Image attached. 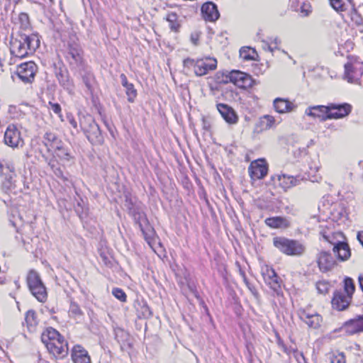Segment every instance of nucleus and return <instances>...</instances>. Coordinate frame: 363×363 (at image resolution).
Instances as JSON below:
<instances>
[{"instance_id":"nucleus-58","label":"nucleus","mask_w":363,"mask_h":363,"mask_svg":"<svg viewBox=\"0 0 363 363\" xmlns=\"http://www.w3.org/2000/svg\"><path fill=\"white\" fill-rule=\"evenodd\" d=\"M23 15V13H19L18 14V18H19V21H21V16Z\"/></svg>"},{"instance_id":"nucleus-43","label":"nucleus","mask_w":363,"mask_h":363,"mask_svg":"<svg viewBox=\"0 0 363 363\" xmlns=\"http://www.w3.org/2000/svg\"><path fill=\"white\" fill-rule=\"evenodd\" d=\"M331 363H345V358L342 353L333 355L330 359Z\"/></svg>"},{"instance_id":"nucleus-46","label":"nucleus","mask_w":363,"mask_h":363,"mask_svg":"<svg viewBox=\"0 0 363 363\" xmlns=\"http://www.w3.org/2000/svg\"><path fill=\"white\" fill-rule=\"evenodd\" d=\"M195 62L196 60L191 59V58H186L184 60L183 64L184 67H194V69L195 70Z\"/></svg>"},{"instance_id":"nucleus-4","label":"nucleus","mask_w":363,"mask_h":363,"mask_svg":"<svg viewBox=\"0 0 363 363\" xmlns=\"http://www.w3.org/2000/svg\"><path fill=\"white\" fill-rule=\"evenodd\" d=\"M80 127L89 141L93 145H101L104 137L99 125L90 115L83 116L80 118Z\"/></svg>"},{"instance_id":"nucleus-8","label":"nucleus","mask_w":363,"mask_h":363,"mask_svg":"<svg viewBox=\"0 0 363 363\" xmlns=\"http://www.w3.org/2000/svg\"><path fill=\"white\" fill-rule=\"evenodd\" d=\"M65 58L73 69L82 66V50L80 45L74 42L69 43Z\"/></svg>"},{"instance_id":"nucleus-16","label":"nucleus","mask_w":363,"mask_h":363,"mask_svg":"<svg viewBox=\"0 0 363 363\" xmlns=\"http://www.w3.org/2000/svg\"><path fill=\"white\" fill-rule=\"evenodd\" d=\"M5 144L11 147H16L21 142V132L13 124L8 126L4 134Z\"/></svg>"},{"instance_id":"nucleus-30","label":"nucleus","mask_w":363,"mask_h":363,"mask_svg":"<svg viewBox=\"0 0 363 363\" xmlns=\"http://www.w3.org/2000/svg\"><path fill=\"white\" fill-rule=\"evenodd\" d=\"M24 43H26L28 52L26 54L33 53L40 45V39L37 34H32L31 35L27 36L24 40Z\"/></svg>"},{"instance_id":"nucleus-51","label":"nucleus","mask_w":363,"mask_h":363,"mask_svg":"<svg viewBox=\"0 0 363 363\" xmlns=\"http://www.w3.org/2000/svg\"><path fill=\"white\" fill-rule=\"evenodd\" d=\"M240 274H241V276L242 277V278H243V281H244L245 284H246V286H247V288H248V289H249L252 292H253L252 289V287H251V286H250V283H249V281H248V280H247V277H246V276H245V272H242V271H240Z\"/></svg>"},{"instance_id":"nucleus-61","label":"nucleus","mask_w":363,"mask_h":363,"mask_svg":"<svg viewBox=\"0 0 363 363\" xmlns=\"http://www.w3.org/2000/svg\"><path fill=\"white\" fill-rule=\"evenodd\" d=\"M323 237H324V238H325L326 240H328V237H327V236L324 235Z\"/></svg>"},{"instance_id":"nucleus-5","label":"nucleus","mask_w":363,"mask_h":363,"mask_svg":"<svg viewBox=\"0 0 363 363\" xmlns=\"http://www.w3.org/2000/svg\"><path fill=\"white\" fill-rule=\"evenodd\" d=\"M26 281L30 294L39 302H46L48 299L47 289L42 281L39 274L35 270H30L28 274Z\"/></svg>"},{"instance_id":"nucleus-19","label":"nucleus","mask_w":363,"mask_h":363,"mask_svg":"<svg viewBox=\"0 0 363 363\" xmlns=\"http://www.w3.org/2000/svg\"><path fill=\"white\" fill-rule=\"evenodd\" d=\"M330 109L329 104L328 106H310L306 109L305 113L312 118H318L321 121L329 119Z\"/></svg>"},{"instance_id":"nucleus-39","label":"nucleus","mask_w":363,"mask_h":363,"mask_svg":"<svg viewBox=\"0 0 363 363\" xmlns=\"http://www.w3.org/2000/svg\"><path fill=\"white\" fill-rule=\"evenodd\" d=\"M69 313L70 315L74 316V318L81 317L83 315V312L81 310L79 305L74 302H72L69 306Z\"/></svg>"},{"instance_id":"nucleus-25","label":"nucleus","mask_w":363,"mask_h":363,"mask_svg":"<svg viewBox=\"0 0 363 363\" xmlns=\"http://www.w3.org/2000/svg\"><path fill=\"white\" fill-rule=\"evenodd\" d=\"M25 321L28 330L30 333H34L38 330V320L36 312L33 310L28 311L25 317Z\"/></svg>"},{"instance_id":"nucleus-38","label":"nucleus","mask_w":363,"mask_h":363,"mask_svg":"<svg viewBox=\"0 0 363 363\" xmlns=\"http://www.w3.org/2000/svg\"><path fill=\"white\" fill-rule=\"evenodd\" d=\"M125 89V94L128 98V101L130 103L134 102L137 96V90L135 89L134 85L130 83L128 86L124 87Z\"/></svg>"},{"instance_id":"nucleus-42","label":"nucleus","mask_w":363,"mask_h":363,"mask_svg":"<svg viewBox=\"0 0 363 363\" xmlns=\"http://www.w3.org/2000/svg\"><path fill=\"white\" fill-rule=\"evenodd\" d=\"M279 345L283 349V351L286 352V354H289L291 352L297 353L298 355H299L303 361H305L304 357L302 353L298 352L296 350L292 349V348H288L283 342H279Z\"/></svg>"},{"instance_id":"nucleus-7","label":"nucleus","mask_w":363,"mask_h":363,"mask_svg":"<svg viewBox=\"0 0 363 363\" xmlns=\"http://www.w3.org/2000/svg\"><path fill=\"white\" fill-rule=\"evenodd\" d=\"M344 331L347 335L351 336L363 333V315L345 321L340 328L335 329V333Z\"/></svg>"},{"instance_id":"nucleus-35","label":"nucleus","mask_w":363,"mask_h":363,"mask_svg":"<svg viewBox=\"0 0 363 363\" xmlns=\"http://www.w3.org/2000/svg\"><path fill=\"white\" fill-rule=\"evenodd\" d=\"M178 16L175 13H169L166 16V20L169 23V26L172 31L177 32L179 28L178 23Z\"/></svg>"},{"instance_id":"nucleus-45","label":"nucleus","mask_w":363,"mask_h":363,"mask_svg":"<svg viewBox=\"0 0 363 363\" xmlns=\"http://www.w3.org/2000/svg\"><path fill=\"white\" fill-rule=\"evenodd\" d=\"M300 12L302 16H307L311 13V6L309 4L303 3L301 6Z\"/></svg>"},{"instance_id":"nucleus-59","label":"nucleus","mask_w":363,"mask_h":363,"mask_svg":"<svg viewBox=\"0 0 363 363\" xmlns=\"http://www.w3.org/2000/svg\"><path fill=\"white\" fill-rule=\"evenodd\" d=\"M23 16H24V18H28V15H27V14H26L25 13H24V14H23Z\"/></svg>"},{"instance_id":"nucleus-12","label":"nucleus","mask_w":363,"mask_h":363,"mask_svg":"<svg viewBox=\"0 0 363 363\" xmlns=\"http://www.w3.org/2000/svg\"><path fill=\"white\" fill-rule=\"evenodd\" d=\"M249 174L254 180L263 179L268 172V167L263 159L252 162L248 168Z\"/></svg>"},{"instance_id":"nucleus-44","label":"nucleus","mask_w":363,"mask_h":363,"mask_svg":"<svg viewBox=\"0 0 363 363\" xmlns=\"http://www.w3.org/2000/svg\"><path fill=\"white\" fill-rule=\"evenodd\" d=\"M316 289L320 294H325L328 289V284L324 281H320L316 284Z\"/></svg>"},{"instance_id":"nucleus-52","label":"nucleus","mask_w":363,"mask_h":363,"mask_svg":"<svg viewBox=\"0 0 363 363\" xmlns=\"http://www.w3.org/2000/svg\"><path fill=\"white\" fill-rule=\"evenodd\" d=\"M358 281H359V286H360L362 291H363V274H360L359 276Z\"/></svg>"},{"instance_id":"nucleus-2","label":"nucleus","mask_w":363,"mask_h":363,"mask_svg":"<svg viewBox=\"0 0 363 363\" xmlns=\"http://www.w3.org/2000/svg\"><path fill=\"white\" fill-rule=\"evenodd\" d=\"M21 40V35L14 36L13 34L10 40V52L12 57L9 63L11 65L16 64V69L13 70L11 68V78L14 82L16 79H18L19 82L23 81V62H20L23 59V42Z\"/></svg>"},{"instance_id":"nucleus-64","label":"nucleus","mask_w":363,"mask_h":363,"mask_svg":"<svg viewBox=\"0 0 363 363\" xmlns=\"http://www.w3.org/2000/svg\"><path fill=\"white\" fill-rule=\"evenodd\" d=\"M293 63L295 65L296 63V60H293Z\"/></svg>"},{"instance_id":"nucleus-55","label":"nucleus","mask_w":363,"mask_h":363,"mask_svg":"<svg viewBox=\"0 0 363 363\" xmlns=\"http://www.w3.org/2000/svg\"><path fill=\"white\" fill-rule=\"evenodd\" d=\"M11 3H13L15 4L14 10L17 9L18 4L21 1V0H9Z\"/></svg>"},{"instance_id":"nucleus-63","label":"nucleus","mask_w":363,"mask_h":363,"mask_svg":"<svg viewBox=\"0 0 363 363\" xmlns=\"http://www.w3.org/2000/svg\"><path fill=\"white\" fill-rule=\"evenodd\" d=\"M269 50L271 52H272V51H273V50H272L270 47H269Z\"/></svg>"},{"instance_id":"nucleus-60","label":"nucleus","mask_w":363,"mask_h":363,"mask_svg":"<svg viewBox=\"0 0 363 363\" xmlns=\"http://www.w3.org/2000/svg\"><path fill=\"white\" fill-rule=\"evenodd\" d=\"M285 54H286L289 58H291V55H289L287 52H286L285 51H283Z\"/></svg>"},{"instance_id":"nucleus-14","label":"nucleus","mask_w":363,"mask_h":363,"mask_svg":"<svg viewBox=\"0 0 363 363\" xmlns=\"http://www.w3.org/2000/svg\"><path fill=\"white\" fill-rule=\"evenodd\" d=\"M262 276L265 283L278 294L281 290V284L275 271L272 268L266 267L262 269Z\"/></svg>"},{"instance_id":"nucleus-13","label":"nucleus","mask_w":363,"mask_h":363,"mask_svg":"<svg viewBox=\"0 0 363 363\" xmlns=\"http://www.w3.org/2000/svg\"><path fill=\"white\" fill-rule=\"evenodd\" d=\"M217 60L212 57L198 59L195 62V72L196 76H203L209 71L216 69Z\"/></svg>"},{"instance_id":"nucleus-28","label":"nucleus","mask_w":363,"mask_h":363,"mask_svg":"<svg viewBox=\"0 0 363 363\" xmlns=\"http://www.w3.org/2000/svg\"><path fill=\"white\" fill-rule=\"evenodd\" d=\"M279 185L285 190L298 185L300 180L293 176L283 174L278 177Z\"/></svg>"},{"instance_id":"nucleus-31","label":"nucleus","mask_w":363,"mask_h":363,"mask_svg":"<svg viewBox=\"0 0 363 363\" xmlns=\"http://www.w3.org/2000/svg\"><path fill=\"white\" fill-rule=\"evenodd\" d=\"M10 223L17 231L23 225V218L17 208L13 207L11 209Z\"/></svg>"},{"instance_id":"nucleus-49","label":"nucleus","mask_w":363,"mask_h":363,"mask_svg":"<svg viewBox=\"0 0 363 363\" xmlns=\"http://www.w3.org/2000/svg\"><path fill=\"white\" fill-rule=\"evenodd\" d=\"M67 120L69 123L71 124V125L74 128L77 130V122L74 118V117L72 115L67 116Z\"/></svg>"},{"instance_id":"nucleus-15","label":"nucleus","mask_w":363,"mask_h":363,"mask_svg":"<svg viewBox=\"0 0 363 363\" xmlns=\"http://www.w3.org/2000/svg\"><path fill=\"white\" fill-rule=\"evenodd\" d=\"M299 318L303 321L309 328H318L322 323V317L317 313H310L306 310H299L298 313Z\"/></svg>"},{"instance_id":"nucleus-40","label":"nucleus","mask_w":363,"mask_h":363,"mask_svg":"<svg viewBox=\"0 0 363 363\" xmlns=\"http://www.w3.org/2000/svg\"><path fill=\"white\" fill-rule=\"evenodd\" d=\"M112 294L119 301L122 302L126 301V294L121 289L113 288L112 290Z\"/></svg>"},{"instance_id":"nucleus-27","label":"nucleus","mask_w":363,"mask_h":363,"mask_svg":"<svg viewBox=\"0 0 363 363\" xmlns=\"http://www.w3.org/2000/svg\"><path fill=\"white\" fill-rule=\"evenodd\" d=\"M43 143L48 147V150L50 151L58 147V145L62 143V141L55 133L47 132L43 137Z\"/></svg>"},{"instance_id":"nucleus-57","label":"nucleus","mask_w":363,"mask_h":363,"mask_svg":"<svg viewBox=\"0 0 363 363\" xmlns=\"http://www.w3.org/2000/svg\"><path fill=\"white\" fill-rule=\"evenodd\" d=\"M145 313H147L148 314V315H151V312H150V311L148 307L145 308Z\"/></svg>"},{"instance_id":"nucleus-17","label":"nucleus","mask_w":363,"mask_h":363,"mask_svg":"<svg viewBox=\"0 0 363 363\" xmlns=\"http://www.w3.org/2000/svg\"><path fill=\"white\" fill-rule=\"evenodd\" d=\"M352 297L345 294L343 291H335L331 303L333 308L337 311H344L350 305Z\"/></svg>"},{"instance_id":"nucleus-62","label":"nucleus","mask_w":363,"mask_h":363,"mask_svg":"<svg viewBox=\"0 0 363 363\" xmlns=\"http://www.w3.org/2000/svg\"><path fill=\"white\" fill-rule=\"evenodd\" d=\"M296 357L297 358L298 361H299V359H301V357H298V356H296Z\"/></svg>"},{"instance_id":"nucleus-9","label":"nucleus","mask_w":363,"mask_h":363,"mask_svg":"<svg viewBox=\"0 0 363 363\" xmlns=\"http://www.w3.org/2000/svg\"><path fill=\"white\" fill-rule=\"evenodd\" d=\"M330 4L337 12L347 11L351 19L359 23L360 18L354 8L352 0H330Z\"/></svg>"},{"instance_id":"nucleus-20","label":"nucleus","mask_w":363,"mask_h":363,"mask_svg":"<svg viewBox=\"0 0 363 363\" xmlns=\"http://www.w3.org/2000/svg\"><path fill=\"white\" fill-rule=\"evenodd\" d=\"M201 14L206 21L213 22L219 18L217 6L212 2H206L201 6Z\"/></svg>"},{"instance_id":"nucleus-6","label":"nucleus","mask_w":363,"mask_h":363,"mask_svg":"<svg viewBox=\"0 0 363 363\" xmlns=\"http://www.w3.org/2000/svg\"><path fill=\"white\" fill-rule=\"evenodd\" d=\"M344 67V79L349 83H357L363 74V62L358 57L350 56Z\"/></svg>"},{"instance_id":"nucleus-56","label":"nucleus","mask_w":363,"mask_h":363,"mask_svg":"<svg viewBox=\"0 0 363 363\" xmlns=\"http://www.w3.org/2000/svg\"><path fill=\"white\" fill-rule=\"evenodd\" d=\"M124 333V331H123V330H121V329L118 330L116 332V337H118V333Z\"/></svg>"},{"instance_id":"nucleus-37","label":"nucleus","mask_w":363,"mask_h":363,"mask_svg":"<svg viewBox=\"0 0 363 363\" xmlns=\"http://www.w3.org/2000/svg\"><path fill=\"white\" fill-rule=\"evenodd\" d=\"M344 293L348 296H350L352 297V295L354 292L355 286L353 280L350 278L347 277L344 280Z\"/></svg>"},{"instance_id":"nucleus-1","label":"nucleus","mask_w":363,"mask_h":363,"mask_svg":"<svg viewBox=\"0 0 363 363\" xmlns=\"http://www.w3.org/2000/svg\"><path fill=\"white\" fill-rule=\"evenodd\" d=\"M41 340L49 352L57 358L62 359L67 356L69 348L64 337L53 328H47L41 335Z\"/></svg>"},{"instance_id":"nucleus-48","label":"nucleus","mask_w":363,"mask_h":363,"mask_svg":"<svg viewBox=\"0 0 363 363\" xmlns=\"http://www.w3.org/2000/svg\"><path fill=\"white\" fill-rule=\"evenodd\" d=\"M264 118L267 120V126L269 128H270L274 123V121H275L274 118L272 116H269V115L264 116Z\"/></svg>"},{"instance_id":"nucleus-26","label":"nucleus","mask_w":363,"mask_h":363,"mask_svg":"<svg viewBox=\"0 0 363 363\" xmlns=\"http://www.w3.org/2000/svg\"><path fill=\"white\" fill-rule=\"evenodd\" d=\"M37 71L38 67L34 62H24V83L32 82Z\"/></svg>"},{"instance_id":"nucleus-22","label":"nucleus","mask_w":363,"mask_h":363,"mask_svg":"<svg viewBox=\"0 0 363 363\" xmlns=\"http://www.w3.org/2000/svg\"><path fill=\"white\" fill-rule=\"evenodd\" d=\"M333 252L336 255L337 259L341 262L347 260L351 256V252L347 243L338 242L333 248Z\"/></svg>"},{"instance_id":"nucleus-34","label":"nucleus","mask_w":363,"mask_h":363,"mask_svg":"<svg viewBox=\"0 0 363 363\" xmlns=\"http://www.w3.org/2000/svg\"><path fill=\"white\" fill-rule=\"evenodd\" d=\"M138 225L140 228V230L143 233L144 238L147 242V243L150 245L151 241L152 240L153 236L155 234L153 228L148 225H147V226L145 228H144L141 223H139Z\"/></svg>"},{"instance_id":"nucleus-53","label":"nucleus","mask_w":363,"mask_h":363,"mask_svg":"<svg viewBox=\"0 0 363 363\" xmlns=\"http://www.w3.org/2000/svg\"><path fill=\"white\" fill-rule=\"evenodd\" d=\"M16 106L11 105V106H9V112L11 115L14 114L15 112H16Z\"/></svg>"},{"instance_id":"nucleus-47","label":"nucleus","mask_w":363,"mask_h":363,"mask_svg":"<svg viewBox=\"0 0 363 363\" xmlns=\"http://www.w3.org/2000/svg\"><path fill=\"white\" fill-rule=\"evenodd\" d=\"M50 107H51V109L52 111L55 113H60V111H61V107L60 106V104H54V103H51L50 102L49 103Z\"/></svg>"},{"instance_id":"nucleus-23","label":"nucleus","mask_w":363,"mask_h":363,"mask_svg":"<svg viewBox=\"0 0 363 363\" xmlns=\"http://www.w3.org/2000/svg\"><path fill=\"white\" fill-rule=\"evenodd\" d=\"M217 109L227 123H235L237 122L238 116L234 110L229 106L224 104H218Z\"/></svg>"},{"instance_id":"nucleus-18","label":"nucleus","mask_w":363,"mask_h":363,"mask_svg":"<svg viewBox=\"0 0 363 363\" xmlns=\"http://www.w3.org/2000/svg\"><path fill=\"white\" fill-rule=\"evenodd\" d=\"M329 109L330 113L328 118L337 119L347 116L351 112V106L348 104H329Z\"/></svg>"},{"instance_id":"nucleus-50","label":"nucleus","mask_w":363,"mask_h":363,"mask_svg":"<svg viewBox=\"0 0 363 363\" xmlns=\"http://www.w3.org/2000/svg\"><path fill=\"white\" fill-rule=\"evenodd\" d=\"M120 79H121V84L123 87L127 86H128V84H130L128 82V79H127L125 74H121L120 75Z\"/></svg>"},{"instance_id":"nucleus-11","label":"nucleus","mask_w":363,"mask_h":363,"mask_svg":"<svg viewBox=\"0 0 363 363\" xmlns=\"http://www.w3.org/2000/svg\"><path fill=\"white\" fill-rule=\"evenodd\" d=\"M316 262L319 270L323 273L331 271L337 265L332 254L325 250H321L316 255Z\"/></svg>"},{"instance_id":"nucleus-10","label":"nucleus","mask_w":363,"mask_h":363,"mask_svg":"<svg viewBox=\"0 0 363 363\" xmlns=\"http://www.w3.org/2000/svg\"><path fill=\"white\" fill-rule=\"evenodd\" d=\"M226 78L239 88L247 89L252 86L251 76L239 70H232L226 75Z\"/></svg>"},{"instance_id":"nucleus-41","label":"nucleus","mask_w":363,"mask_h":363,"mask_svg":"<svg viewBox=\"0 0 363 363\" xmlns=\"http://www.w3.org/2000/svg\"><path fill=\"white\" fill-rule=\"evenodd\" d=\"M49 165L50 166L51 169H52V171L54 172L55 174L57 177H58L60 178H62L64 180H67V178L65 177L64 175H63L62 170L61 169L60 167H57V165L55 164V162L50 161L49 162Z\"/></svg>"},{"instance_id":"nucleus-32","label":"nucleus","mask_w":363,"mask_h":363,"mask_svg":"<svg viewBox=\"0 0 363 363\" xmlns=\"http://www.w3.org/2000/svg\"><path fill=\"white\" fill-rule=\"evenodd\" d=\"M55 155L60 158L62 161H69L71 159V155L67 149L64 147L62 145V143L58 145V147H56L55 150Z\"/></svg>"},{"instance_id":"nucleus-54","label":"nucleus","mask_w":363,"mask_h":363,"mask_svg":"<svg viewBox=\"0 0 363 363\" xmlns=\"http://www.w3.org/2000/svg\"><path fill=\"white\" fill-rule=\"evenodd\" d=\"M191 42L193 43L194 45H198V41H199V37L198 35H191Z\"/></svg>"},{"instance_id":"nucleus-24","label":"nucleus","mask_w":363,"mask_h":363,"mask_svg":"<svg viewBox=\"0 0 363 363\" xmlns=\"http://www.w3.org/2000/svg\"><path fill=\"white\" fill-rule=\"evenodd\" d=\"M274 107L277 112L284 113L294 111L296 106L289 100L277 98L274 101Z\"/></svg>"},{"instance_id":"nucleus-21","label":"nucleus","mask_w":363,"mask_h":363,"mask_svg":"<svg viewBox=\"0 0 363 363\" xmlns=\"http://www.w3.org/2000/svg\"><path fill=\"white\" fill-rule=\"evenodd\" d=\"M72 359L74 363H91L88 352L79 345L72 348Z\"/></svg>"},{"instance_id":"nucleus-33","label":"nucleus","mask_w":363,"mask_h":363,"mask_svg":"<svg viewBox=\"0 0 363 363\" xmlns=\"http://www.w3.org/2000/svg\"><path fill=\"white\" fill-rule=\"evenodd\" d=\"M57 77L60 84L67 90H72L73 84L72 82L69 79V76L60 72L57 74Z\"/></svg>"},{"instance_id":"nucleus-29","label":"nucleus","mask_w":363,"mask_h":363,"mask_svg":"<svg viewBox=\"0 0 363 363\" xmlns=\"http://www.w3.org/2000/svg\"><path fill=\"white\" fill-rule=\"evenodd\" d=\"M265 223L272 228H286L289 225V221L282 217H272L265 220Z\"/></svg>"},{"instance_id":"nucleus-36","label":"nucleus","mask_w":363,"mask_h":363,"mask_svg":"<svg viewBox=\"0 0 363 363\" xmlns=\"http://www.w3.org/2000/svg\"><path fill=\"white\" fill-rule=\"evenodd\" d=\"M256 55L255 50L249 47L242 48L240 50V56L245 60H254Z\"/></svg>"},{"instance_id":"nucleus-3","label":"nucleus","mask_w":363,"mask_h":363,"mask_svg":"<svg viewBox=\"0 0 363 363\" xmlns=\"http://www.w3.org/2000/svg\"><path fill=\"white\" fill-rule=\"evenodd\" d=\"M273 245L279 252L288 256L301 257L306 250L303 242L286 237H274Z\"/></svg>"}]
</instances>
